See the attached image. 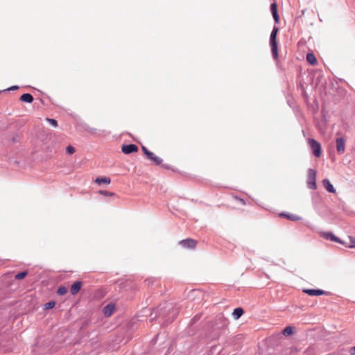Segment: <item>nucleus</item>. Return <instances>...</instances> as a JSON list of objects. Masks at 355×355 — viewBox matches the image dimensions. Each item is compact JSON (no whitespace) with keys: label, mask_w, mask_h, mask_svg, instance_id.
<instances>
[{"label":"nucleus","mask_w":355,"mask_h":355,"mask_svg":"<svg viewBox=\"0 0 355 355\" xmlns=\"http://www.w3.org/2000/svg\"><path fill=\"white\" fill-rule=\"evenodd\" d=\"M278 32V28L276 27H274L271 35H270V42L271 45V51L272 55L275 58H277L278 56V49H277V34Z\"/></svg>","instance_id":"obj_1"},{"label":"nucleus","mask_w":355,"mask_h":355,"mask_svg":"<svg viewBox=\"0 0 355 355\" xmlns=\"http://www.w3.org/2000/svg\"><path fill=\"white\" fill-rule=\"evenodd\" d=\"M308 143L313 155L317 157H320L322 154L320 144L313 139H309Z\"/></svg>","instance_id":"obj_2"},{"label":"nucleus","mask_w":355,"mask_h":355,"mask_svg":"<svg viewBox=\"0 0 355 355\" xmlns=\"http://www.w3.org/2000/svg\"><path fill=\"white\" fill-rule=\"evenodd\" d=\"M316 175L317 173L314 169L310 168L308 171L307 184L309 189H316Z\"/></svg>","instance_id":"obj_3"},{"label":"nucleus","mask_w":355,"mask_h":355,"mask_svg":"<svg viewBox=\"0 0 355 355\" xmlns=\"http://www.w3.org/2000/svg\"><path fill=\"white\" fill-rule=\"evenodd\" d=\"M179 244L184 248L193 249L197 245V241L193 239H187L180 241Z\"/></svg>","instance_id":"obj_4"},{"label":"nucleus","mask_w":355,"mask_h":355,"mask_svg":"<svg viewBox=\"0 0 355 355\" xmlns=\"http://www.w3.org/2000/svg\"><path fill=\"white\" fill-rule=\"evenodd\" d=\"M303 292L310 296H319L322 295H328L329 294V292L321 289H303Z\"/></svg>","instance_id":"obj_5"},{"label":"nucleus","mask_w":355,"mask_h":355,"mask_svg":"<svg viewBox=\"0 0 355 355\" xmlns=\"http://www.w3.org/2000/svg\"><path fill=\"white\" fill-rule=\"evenodd\" d=\"M270 10L273 17L274 22H279L280 17L278 13L277 4L276 2H273L270 4Z\"/></svg>","instance_id":"obj_6"},{"label":"nucleus","mask_w":355,"mask_h":355,"mask_svg":"<svg viewBox=\"0 0 355 355\" xmlns=\"http://www.w3.org/2000/svg\"><path fill=\"white\" fill-rule=\"evenodd\" d=\"M139 150L137 146L135 144H128V145H123L121 147V151L124 154H130L132 153L137 152Z\"/></svg>","instance_id":"obj_7"},{"label":"nucleus","mask_w":355,"mask_h":355,"mask_svg":"<svg viewBox=\"0 0 355 355\" xmlns=\"http://www.w3.org/2000/svg\"><path fill=\"white\" fill-rule=\"evenodd\" d=\"M345 148V141L343 138H338L336 139V149L338 153H343Z\"/></svg>","instance_id":"obj_8"},{"label":"nucleus","mask_w":355,"mask_h":355,"mask_svg":"<svg viewBox=\"0 0 355 355\" xmlns=\"http://www.w3.org/2000/svg\"><path fill=\"white\" fill-rule=\"evenodd\" d=\"M82 287V283L81 282L76 281L71 286L70 292L72 295L77 294Z\"/></svg>","instance_id":"obj_9"},{"label":"nucleus","mask_w":355,"mask_h":355,"mask_svg":"<svg viewBox=\"0 0 355 355\" xmlns=\"http://www.w3.org/2000/svg\"><path fill=\"white\" fill-rule=\"evenodd\" d=\"M147 158L150 160H151L152 162H153L156 165H159L162 164V159L156 156L152 152H150L149 153H148V155H146Z\"/></svg>","instance_id":"obj_10"},{"label":"nucleus","mask_w":355,"mask_h":355,"mask_svg":"<svg viewBox=\"0 0 355 355\" xmlns=\"http://www.w3.org/2000/svg\"><path fill=\"white\" fill-rule=\"evenodd\" d=\"M323 238L325 239H329L332 241H335L336 243H342V240H340L339 238L336 237L335 235H334L331 232H324L322 234Z\"/></svg>","instance_id":"obj_11"},{"label":"nucleus","mask_w":355,"mask_h":355,"mask_svg":"<svg viewBox=\"0 0 355 355\" xmlns=\"http://www.w3.org/2000/svg\"><path fill=\"white\" fill-rule=\"evenodd\" d=\"M114 310V305L113 304H109L104 307L103 313L105 316L109 317L113 313Z\"/></svg>","instance_id":"obj_12"},{"label":"nucleus","mask_w":355,"mask_h":355,"mask_svg":"<svg viewBox=\"0 0 355 355\" xmlns=\"http://www.w3.org/2000/svg\"><path fill=\"white\" fill-rule=\"evenodd\" d=\"M322 184L326 190H327L330 193H335L336 190L334 186L331 184L330 181L328 179H324L322 180Z\"/></svg>","instance_id":"obj_13"},{"label":"nucleus","mask_w":355,"mask_h":355,"mask_svg":"<svg viewBox=\"0 0 355 355\" xmlns=\"http://www.w3.org/2000/svg\"><path fill=\"white\" fill-rule=\"evenodd\" d=\"M348 241H342V243H340L349 248H355V238L352 236H348Z\"/></svg>","instance_id":"obj_14"},{"label":"nucleus","mask_w":355,"mask_h":355,"mask_svg":"<svg viewBox=\"0 0 355 355\" xmlns=\"http://www.w3.org/2000/svg\"><path fill=\"white\" fill-rule=\"evenodd\" d=\"M110 182H111V180L108 177H98V178H96L95 180V182L98 184H109L110 183Z\"/></svg>","instance_id":"obj_15"},{"label":"nucleus","mask_w":355,"mask_h":355,"mask_svg":"<svg viewBox=\"0 0 355 355\" xmlns=\"http://www.w3.org/2000/svg\"><path fill=\"white\" fill-rule=\"evenodd\" d=\"M306 60L311 65L314 66L317 64V59L313 53H309L306 55Z\"/></svg>","instance_id":"obj_16"},{"label":"nucleus","mask_w":355,"mask_h":355,"mask_svg":"<svg viewBox=\"0 0 355 355\" xmlns=\"http://www.w3.org/2000/svg\"><path fill=\"white\" fill-rule=\"evenodd\" d=\"M20 100L23 102L31 103L33 101V97L30 94H24L20 96Z\"/></svg>","instance_id":"obj_17"},{"label":"nucleus","mask_w":355,"mask_h":355,"mask_svg":"<svg viewBox=\"0 0 355 355\" xmlns=\"http://www.w3.org/2000/svg\"><path fill=\"white\" fill-rule=\"evenodd\" d=\"M280 216L286 217L287 219L296 221L301 219V218L297 215L292 214H281Z\"/></svg>","instance_id":"obj_18"},{"label":"nucleus","mask_w":355,"mask_h":355,"mask_svg":"<svg viewBox=\"0 0 355 355\" xmlns=\"http://www.w3.org/2000/svg\"><path fill=\"white\" fill-rule=\"evenodd\" d=\"M243 314L242 308H236L234 310L233 315L236 319H239Z\"/></svg>","instance_id":"obj_19"},{"label":"nucleus","mask_w":355,"mask_h":355,"mask_svg":"<svg viewBox=\"0 0 355 355\" xmlns=\"http://www.w3.org/2000/svg\"><path fill=\"white\" fill-rule=\"evenodd\" d=\"M283 334L285 336H290L291 334H293V328L292 327H286L284 330H283Z\"/></svg>","instance_id":"obj_20"},{"label":"nucleus","mask_w":355,"mask_h":355,"mask_svg":"<svg viewBox=\"0 0 355 355\" xmlns=\"http://www.w3.org/2000/svg\"><path fill=\"white\" fill-rule=\"evenodd\" d=\"M27 274H28L27 271H23V272H21L17 274L15 277L16 279H22L27 275Z\"/></svg>","instance_id":"obj_21"},{"label":"nucleus","mask_w":355,"mask_h":355,"mask_svg":"<svg viewBox=\"0 0 355 355\" xmlns=\"http://www.w3.org/2000/svg\"><path fill=\"white\" fill-rule=\"evenodd\" d=\"M67 292V288L65 286H61L58 289L57 293L59 295H63Z\"/></svg>","instance_id":"obj_22"},{"label":"nucleus","mask_w":355,"mask_h":355,"mask_svg":"<svg viewBox=\"0 0 355 355\" xmlns=\"http://www.w3.org/2000/svg\"><path fill=\"white\" fill-rule=\"evenodd\" d=\"M55 302L53 301L49 302L44 304L45 309H50L55 306Z\"/></svg>","instance_id":"obj_23"},{"label":"nucleus","mask_w":355,"mask_h":355,"mask_svg":"<svg viewBox=\"0 0 355 355\" xmlns=\"http://www.w3.org/2000/svg\"><path fill=\"white\" fill-rule=\"evenodd\" d=\"M75 148L72 146H68L66 148V153L69 155H72L75 153Z\"/></svg>","instance_id":"obj_24"},{"label":"nucleus","mask_w":355,"mask_h":355,"mask_svg":"<svg viewBox=\"0 0 355 355\" xmlns=\"http://www.w3.org/2000/svg\"><path fill=\"white\" fill-rule=\"evenodd\" d=\"M46 121L53 126L57 127L58 126V121L55 119H46Z\"/></svg>","instance_id":"obj_25"},{"label":"nucleus","mask_w":355,"mask_h":355,"mask_svg":"<svg viewBox=\"0 0 355 355\" xmlns=\"http://www.w3.org/2000/svg\"><path fill=\"white\" fill-rule=\"evenodd\" d=\"M99 193L105 196H113L114 195V193L110 192L108 191H100Z\"/></svg>","instance_id":"obj_26"},{"label":"nucleus","mask_w":355,"mask_h":355,"mask_svg":"<svg viewBox=\"0 0 355 355\" xmlns=\"http://www.w3.org/2000/svg\"><path fill=\"white\" fill-rule=\"evenodd\" d=\"M141 149H142V151L144 152V153L145 154V155L146 156L148 155V153H149L150 151H149L148 150V148L145 146H142L141 147Z\"/></svg>","instance_id":"obj_27"},{"label":"nucleus","mask_w":355,"mask_h":355,"mask_svg":"<svg viewBox=\"0 0 355 355\" xmlns=\"http://www.w3.org/2000/svg\"><path fill=\"white\" fill-rule=\"evenodd\" d=\"M349 352L352 355H355V346L351 348Z\"/></svg>","instance_id":"obj_28"},{"label":"nucleus","mask_w":355,"mask_h":355,"mask_svg":"<svg viewBox=\"0 0 355 355\" xmlns=\"http://www.w3.org/2000/svg\"><path fill=\"white\" fill-rule=\"evenodd\" d=\"M17 88H18L17 86H13L10 89H12L13 90V89H17Z\"/></svg>","instance_id":"obj_29"}]
</instances>
